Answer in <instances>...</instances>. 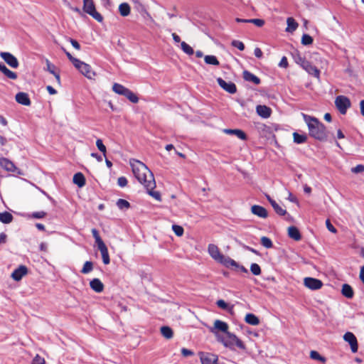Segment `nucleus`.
<instances>
[{"mask_svg":"<svg viewBox=\"0 0 364 364\" xmlns=\"http://www.w3.org/2000/svg\"><path fill=\"white\" fill-rule=\"evenodd\" d=\"M130 166L134 176L146 189L155 188L156 182L154 174L144 164L138 160L132 159Z\"/></svg>","mask_w":364,"mask_h":364,"instance_id":"obj_1","label":"nucleus"},{"mask_svg":"<svg viewBox=\"0 0 364 364\" xmlns=\"http://www.w3.org/2000/svg\"><path fill=\"white\" fill-rule=\"evenodd\" d=\"M303 118L307 124L309 135L321 141L327 139V132L326 127L317 118L302 114Z\"/></svg>","mask_w":364,"mask_h":364,"instance_id":"obj_2","label":"nucleus"},{"mask_svg":"<svg viewBox=\"0 0 364 364\" xmlns=\"http://www.w3.org/2000/svg\"><path fill=\"white\" fill-rule=\"evenodd\" d=\"M216 339L218 342L223 344L224 346L232 348L234 346H237L240 349H245V346L242 341L239 339L235 334L228 331L224 334L213 331Z\"/></svg>","mask_w":364,"mask_h":364,"instance_id":"obj_3","label":"nucleus"},{"mask_svg":"<svg viewBox=\"0 0 364 364\" xmlns=\"http://www.w3.org/2000/svg\"><path fill=\"white\" fill-rule=\"evenodd\" d=\"M112 90L119 95L126 97L132 103H137L139 101L138 97L132 91L121 84L114 83Z\"/></svg>","mask_w":364,"mask_h":364,"instance_id":"obj_4","label":"nucleus"},{"mask_svg":"<svg viewBox=\"0 0 364 364\" xmlns=\"http://www.w3.org/2000/svg\"><path fill=\"white\" fill-rule=\"evenodd\" d=\"M83 11L90 15L98 22H102L103 17L95 9V6L92 0H83Z\"/></svg>","mask_w":364,"mask_h":364,"instance_id":"obj_5","label":"nucleus"},{"mask_svg":"<svg viewBox=\"0 0 364 364\" xmlns=\"http://www.w3.org/2000/svg\"><path fill=\"white\" fill-rule=\"evenodd\" d=\"M335 105L341 114H345L348 109L350 107L351 102L346 96L338 95L335 99Z\"/></svg>","mask_w":364,"mask_h":364,"instance_id":"obj_6","label":"nucleus"},{"mask_svg":"<svg viewBox=\"0 0 364 364\" xmlns=\"http://www.w3.org/2000/svg\"><path fill=\"white\" fill-rule=\"evenodd\" d=\"M75 67L88 79H93L95 73L92 70L91 66L80 60L75 65Z\"/></svg>","mask_w":364,"mask_h":364,"instance_id":"obj_7","label":"nucleus"},{"mask_svg":"<svg viewBox=\"0 0 364 364\" xmlns=\"http://www.w3.org/2000/svg\"><path fill=\"white\" fill-rule=\"evenodd\" d=\"M304 286L311 290L320 289L323 286V282L318 279L313 277H305L304 279Z\"/></svg>","mask_w":364,"mask_h":364,"instance_id":"obj_8","label":"nucleus"},{"mask_svg":"<svg viewBox=\"0 0 364 364\" xmlns=\"http://www.w3.org/2000/svg\"><path fill=\"white\" fill-rule=\"evenodd\" d=\"M1 58L12 68H17L18 67V61L17 58L9 52H1Z\"/></svg>","mask_w":364,"mask_h":364,"instance_id":"obj_9","label":"nucleus"},{"mask_svg":"<svg viewBox=\"0 0 364 364\" xmlns=\"http://www.w3.org/2000/svg\"><path fill=\"white\" fill-rule=\"evenodd\" d=\"M217 82L219 86L228 93L235 94L237 92V87L234 82H226L221 77H218Z\"/></svg>","mask_w":364,"mask_h":364,"instance_id":"obj_10","label":"nucleus"},{"mask_svg":"<svg viewBox=\"0 0 364 364\" xmlns=\"http://www.w3.org/2000/svg\"><path fill=\"white\" fill-rule=\"evenodd\" d=\"M343 340L349 343L353 353H356L358 351V346L357 338L353 333L346 332L343 335Z\"/></svg>","mask_w":364,"mask_h":364,"instance_id":"obj_11","label":"nucleus"},{"mask_svg":"<svg viewBox=\"0 0 364 364\" xmlns=\"http://www.w3.org/2000/svg\"><path fill=\"white\" fill-rule=\"evenodd\" d=\"M208 252L210 257L215 260L217 262L221 261L224 255L221 254L219 248L214 244H210L208 247Z\"/></svg>","mask_w":364,"mask_h":364,"instance_id":"obj_12","label":"nucleus"},{"mask_svg":"<svg viewBox=\"0 0 364 364\" xmlns=\"http://www.w3.org/2000/svg\"><path fill=\"white\" fill-rule=\"evenodd\" d=\"M301 67L304 69L309 74L314 75V77L318 78L320 75L319 70L314 65H313L309 61H303L301 63Z\"/></svg>","mask_w":364,"mask_h":364,"instance_id":"obj_13","label":"nucleus"},{"mask_svg":"<svg viewBox=\"0 0 364 364\" xmlns=\"http://www.w3.org/2000/svg\"><path fill=\"white\" fill-rule=\"evenodd\" d=\"M201 364H216L218 361V356L208 353H200Z\"/></svg>","mask_w":364,"mask_h":364,"instance_id":"obj_14","label":"nucleus"},{"mask_svg":"<svg viewBox=\"0 0 364 364\" xmlns=\"http://www.w3.org/2000/svg\"><path fill=\"white\" fill-rule=\"evenodd\" d=\"M27 267L24 265H21L12 272L11 277L14 280L18 282L27 274Z\"/></svg>","mask_w":364,"mask_h":364,"instance_id":"obj_15","label":"nucleus"},{"mask_svg":"<svg viewBox=\"0 0 364 364\" xmlns=\"http://www.w3.org/2000/svg\"><path fill=\"white\" fill-rule=\"evenodd\" d=\"M213 331L219 333L220 331L224 334L228 331V325L227 323L220 320H215L214 322V327L211 329V332L213 333Z\"/></svg>","mask_w":364,"mask_h":364,"instance_id":"obj_16","label":"nucleus"},{"mask_svg":"<svg viewBox=\"0 0 364 364\" xmlns=\"http://www.w3.org/2000/svg\"><path fill=\"white\" fill-rule=\"evenodd\" d=\"M251 213L261 218H267L268 217V213L267 210L261 205H252L251 207Z\"/></svg>","mask_w":364,"mask_h":364,"instance_id":"obj_17","label":"nucleus"},{"mask_svg":"<svg viewBox=\"0 0 364 364\" xmlns=\"http://www.w3.org/2000/svg\"><path fill=\"white\" fill-rule=\"evenodd\" d=\"M16 101L22 105L29 106L31 105V100L28 95L26 92H20L16 95Z\"/></svg>","mask_w":364,"mask_h":364,"instance_id":"obj_18","label":"nucleus"},{"mask_svg":"<svg viewBox=\"0 0 364 364\" xmlns=\"http://www.w3.org/2000/svg\"><path fill=\"white\" fill-rule=\"evenodd\" d=\"M256 112L259 116L264 119L269 118L272 114V109L266 105H257Z\"/></svg>","mask_w":364,"mask_h":364,"instance_id":"obj_19","label":"nucleus"},{"mask_svg":"<svg viewBox=\"0 0 364 364\" xmlns=\"http://www.w3.org/2000/svg\"><path fill=\"white\" fill-rule=\"evenodd\" d=\"M0 166L9 172H15L17 169L14 163L6 158L0 159Z\"/></svg>","mask_w":364,"mask_h":364,"instance_id":"obj_20","label":"nucleus"},{"mask_svg":"<svg viewBox=\"0 0 364 364\" xmlns=\"http://www.w3.org/2000/svg\"><path fill=\"white\" fill-rule=\"evenodd\" d=\"M98 250L100 251L103 263L105 264H108L110 262L109 255L108 252V250L105 244H102L97 246Z\"/></svg>","mask_w":364,"mask_h":364,"instance_id":"obj_21","label":"nucleus"},{"mask_svg":"<svg viewBox=\"0 0 364 364\" xmlns=\"http://www.w3.org/2000/svg\"><path fill=\"white\" fill-rule=\"evenodd\" d=\"M90 288L97 293H100L104 290V284L99 279H93L90 282Z\"/></svg>","mask_w":364,"mask_h":364,"instance_id":"obj_22","label":"nucleus"},{"mask_svg":"<svg viewBox=\"0 0 364 364\" xmlns=\"http://www.w3.org/2000/svg\"><path fill=\"white\" fill-rule=\"evenodd\" d=\"M220 264L224 265L225 267L228 268H235L239 267V264L235 262L234 259H231L229 257H226L224 255L221 261L220 262Z\"/></svg>","mask_w":364,"mask_h":364,"instance_id":"obj_23","label":"nucleus"},{"mask_svg":"<svg viewBox=\"0 0 364 364\" xmlns=\"http://www.w3.org/2000/svg\"><path fill=\"white\" fill-rule=\"evenodd\" d=\"M243 77L246 81L252 82L255 85H259L260 83V79L247 70H245L243 72Z\"/></svg>","mask_w":364,"mask_h":364,"instance_id":"obj_24","label":"nucleus"},{"mask_svg":"<svg viewBox=\"0 0 364 364\" xmlns=\"http://www.w3.org/2000/svg\"><path fill=\"white\" fill-rule=\"evenodd\" d=\"M223 132L227 134L235 135L242 140H245L247 139L245 133L240 129H225L223 130Z\"/></svg>","mask_w":364,"mask_h":364,"instance_id":"obj_25","label":"nucleus"},{"mask_svg":"<svg viewBox=\"0 0 364 364\" xmlns=\"http://www.w3.org/2000/svg\"><path fill=\"white\" fill-rule=\"evenodd\" d=\"M288 235L296 241H299L301 238L299 230L295 226H291L288 228Z\"/></svg>","mask_w":364,"mask_h":364,"instance_id":"obj_26","label":"nucleus"},{"mask_svg":"<svg viewBox=\"0 0 364 364\" xmlns=\"http://www.w3.org/2000/svg\"><path fill=\"white\" fill-rule=\"evenodd\" d=\"M0 71H1L8 78L11 80H16L17 78V75L8 69L5 65L0 63Z\"/></svg>","mask_w":364,"mask_h":364,"instance_id":"obj_27","label":"nucleus"},{"mask_svg":"<svg viewBox=\"0 0 364 364\" xmlns=\"http://www.w3.org/2000/svg\"><path fill=\"white\" fill-rule=\"evenodd\" d=\"M55 66L52 64L48 60H46V70H48L50 74L53 75L57 80L58 82L60 83V77L58 73L55 71Z\"/></svg>","mask_w":364,"mask_h":364,"instance_id":"obj_28","label":"nucleus"},{"mask_svg":"<svg viewBox=\"0 0 364 364\" xmlns=\"http://www.w3.org/2000/svg\"><path fill=\"white\" fill-rule=\"evenodd\" d=\"M73 183L77 185L80 188L82 187L85 184V178L82 173H77L73 176Z\"/></svg>","mask_w":364,"mask_h":364,"instance_id":"obj_29","label":"nucleus"},{"mask_svg":"<svg viewBox=\"0 0 364 364\" xmlns=\"http://www.w3.org/2000/svg\"><path fill=\"white\" fill-rule=\"evenodd\" d=\"M245 321L247 323L257 326L259 323V319L255 314L249 313L245 317Z\"/></svg>","mask_w":364,"mask_h":364,"instance_id":"obj_30","label":"nucleus"},{"mask_svg":"<svg viewBox=\"0 0 364 364\" xmlns=\"http://www.w3.org/2000/svg\"><path fill=\"white\" fill-rule=\"evenodd\" d=\"M341 292L348 299L353 298L354 295L353 288L348 284H343Z\"/></svg>","mask_w":364,"mask_h":364,"instance_id":"obj_31","label":"nucleus"},{"mask_svg":"<svg viewBox=\"0 0 364 364\" xmlns=\"http://www.w3.org/2000/svg\"><path fill=\"white\" fill-rule=\"evenodd\" d=\"M287 27L286 28V31H287V32H293L298 27V23L291 17H289L287 19Z\"/></svg>","mask_w":364,"mask_h":364,"instance_id":"obj_32","label":"nucleus"},{"mask_svg":"<svg viewBox=\"0 0 364 364\" xmlns=\"http://www.w3.org/2000/svg\"><path fill=\"white\" fill-rule=\"evenodd\" d=\"M130 6L127 3H122L119 6V11L121 16H127L130 14Z\"/></svg>","mask_w":364,"mask_h":364,"instance_id":"obj_33","label":"nucleus"},{"mask_svg":"<svg viewBox=\"0 0 364 364\" xmlns=\"http://www.w3.org/2000/svg\"><path fill=\"white\" fill-rule=\"evenodd\" d=\"M13 220V215L9 212L0 213V221L4 224H9Z\"/></svg>","mask_w":364,"mask_h":364,"instance_id":"obj_34","label":"nucleus"},{"mask_svg":"<svg viewBox=\"0 0 364 364\" xmlns=\"http://www.w3.org/2000/svg\"><path fill=\"white\" fill-rule=\"evenodd\" d=\"M294 142L300 144L305 143L307 140V136L306 134H299L297 132L293 133Z\"/></svg>","mask_w":364,"mask_h":364,"instance_id":"obj_35","label":"nucleus"},{"mask_svg":"<svg viewBox=\"0 0 364 364\" xmlns=\"http://www.w3.org/2000/svg\"><path fill=\"white\" fill-rule=\"evenodd\" d=\"M204 60L206 64L212 65H219L220 63L215 55H208L204 57Z\"/></svg>","mask_w":364,"mask_h":364,"instance_id":"obj_36","label":"nucleus"},{"mask_svg":"<svg viewBox=\"0 0 364 364\" xmlns=\"http://www.w3.org/2000/svg\"><path fill=\"white\" fill-rule=\"evenodd\" d=\"M161 333L162 336L167 339L171 338L173 335L172 329L168 326H162L161 328Z\"/></svg>","mask_w":364,"mask_h":364,"instance_id":"obj_37","label":"nucleus"},{"mask_svg":"<svg viewBox=\"0 0 364 364\" xmlns=\"http://www.w3.org/2000/svg\"><path fill=\"white\" fill-rule=\"evenodd\" d=\"M181 48L182 50L188 55H191L194 53L193 48L184 41L181 43Z\"/></svg>","mask_w":364,"mask_h":364,"instance_id":"obj_38","label":"nucleus"},{"mask_svg":"<svg viewBox=\"0 0 364 364\" xmlns=\"http://www.w3.org/2000/svg\"><path fill=\"white\" fill-rule=\"evenodd\" d=\"M93 269V263L90 261H87L85 262L82 269H81V273L82 274H88L92 272Z\"/></svg>","mask_w":364,"mask_h":364,"instance_id":"obj_39","label":"nucleus"},{"mask_svg":"<svg viewBox=\"0 0 364 364\" xmlns=\"http://www.w3.org/2000/svg\"><path fill=\"white\" fill-rule=\"evenodd\" d=\"M310 358L313 360H316L321 361V363H325L326 359L321 356L317 351L311 350L310 352Z\"/></svg>","mask_w":364,"mask_h":364,"instance_id":"obj_40","label":"nucleus"},{"mask_svg":"<svg viewBox=\"0 0 364 364\" xmlns=\"http://www.w3.org/2000/svg\"><path fill=\"white\" fill-rule=\"evenodd\" d=\"M117 205L120 210L128 209L130 207V204L127 200L121 198L117 200Z\"/></svg>","mask_w":364,"mask_h":364,"instance_id":"obj_41","label":"nucleus"},{"mask_svg":"<svg viewBox=\"0 0 364 364\" xmlns=\"http://www.w3.org/2000/svg\"><path fill=\"white\" fill-rule=\"evenodd\" d=\"M92 234L93 237L95 238V243L97 244V246H99L102 244H104V242L102 240V238L100 237V236L99 235V232L97 231V229H95V228L92 229Z\"/></svg>","mask_w":364,"mask_h":364,"instance_id":"obj_42","label":"nucleus"},{"mask_svg":"<svg viewBox=\"0 0 364 364\" xmlns=\"http://www.w3.org/2000/svg\"><path fill=\"white\" fill-rule=\"evenodd\" d=\"M261 244L263 247L266 248H271L273 246L272 240L265 236L261 237Z\"/></svg>","mask_w":364,"mask_h":364,"instance_id":"obj_43","label":"nucleus"},{"mask_svg":"<svg viewBox=\"0 0 364 364\" xmlns=\"http://www.w3.org/2000/svg\"><path fill=\"white\" fill-rule=\"evenodd\" d=\"M96 146H97V149L103 154V155L105 156H106L107 149H106V146L102 143V139H97Z\"/></svg>","mask_w":364,"mask_h":364,"instance_id":"obj_44","label":"nucleus"},{"mask_svg":"<svg viewBox=\"0 0 364 364\" xmlns=\"http://www.w3.org/2000/svg\"><path fill=\"white\" fill-rule=\"evenodd\" d=\"M313 43V38L308 34H304L301 38V43L304 46L311 45Z\"/></svg>","mask_w":364,"mask_h":364,"instance_id":"obj_45","label":"nucleus"},{"mask_svg":"<svg viewBox=\"0 0 364 364\" xmlns=\"http://www.w3.org/2000/svg\"><path fill=\"white\" fill-rule=\"evenodd\" d=\"M272 208H274V211L279 215H284L287 213L286 210L281 207L278 203L273 204Z\"/></svg>","mask_w":364,"mask_h":364,"instance_id":"obj_46","label":"nucleus"},{"mask_svg":"<svg viewBox=\"0 0 364 364\" xmlns=\"http://www.w3.org/2000/svg\"><path fill=\"white\" fill-rule=\"evenodd\" d=\"M172 230L174 232V233L179 237L182 236L184 232L183 227L178 225H173Z\"/></svg>","mask_w":364,"mask_h":364,"instance_id":"obj_47","label":"nucleus"},{"mask_svg":"<svg viewBox=\"0 0 364 364\" xmlns=\"http://www.w3.org/2000/svg\"><path fill=\"white\" fill-rule=\"evenodd\" d=\"M154 188L146 189L147 190V193H149V195L152 196L156 200L161 201V195H160L159 192L154 191Z\"/></svg>","mask_w":364,"mask_h":364,"instance_id":"obj_48","label":"nucleus"},{"mask_svg":"<svg viewBox=\"0 0 364 364\" xmlns=\"http://www.w3.org/2000/svg\"><path fill=\"white\" fill-rule=\"evenodd\" d=\"M250 270L254 275H259L261 274V268L256 263H253L251 264Z\"/></svg>","mask_w":364,"mask_h":364,"instance_id":"obj_49","label":"nucleus"},{"mask_svg":"<svg viewBox=\"0 0 364 364\" xmlns=\"http://www.w3.org/2000/svg\"><path fill=\"white\" fill-rule=\"evenodd\" d=\"M248 23H253L258 27H262L264 24V21L259 18H251L249 19Z\"/></svg>","mask_w":364,"mask_h":364,"instance_id":"obj_50","label":"nucleus"},{"mask_svg":"<svg viewBox=\"0 0 364 364\" xmlns=\"http://www.w3.org/2000/svg\"><path fill=\"white\" fill-rule=\"evenodd\" d=\"M232 46L237 48L240 50H243L245 49V45L242 41L234 40L232 41Z\"/></svg>","mask_w":364,"mask_h":364,"instance_id":"obj_51","label":"nucleus"},{"mask_svg":"<svg viewBox=\"0 0 364 364\" xmlns=\"http://www.w3.org/2000/svg\"><path fill=\"white\" fill-rule=\"evenodd\" d=\"M62 50L64 51V53L66 54L67 57L68 58V59L72 62V63L73 64V65L75 66V65L78 63V61L80 60L79 59L76 58H74L69 52H68L65 48H62Z\"/></svg>","mask_w":364,"mask_h":364,"instance_id":"obj_52","label":"nucleus"},{"mask_svg":"<svg viewBox=\"0 0 364 364\" xmlns=\"http://www.w3.org/2000/svg\"><path fill=\"white\" fill-rule=\"evenodd\" d=\"M127 179L126 177L124 176H121L119 178H118V180H117V184L119 186L123 188V187H125L127 185Z\"/></svg>","mask_w":364,"mask_h":364,"instance_id":"obj_53","label":"nucleus"},{"mask_svg":"<svg viewBox=\"0 0 364 364\" xmlns=\"http://www.w3.org/2000/svg\"><path fill=\"white\" fill-rule=\"evenodd\" d=\"M46 215V213L44 211L33 212L31 214V217L36 219H41Z\"/></svg>","mask_w":364,"mask_h":364,"instance_id":"obj_54","label":"nucleus"},{"mask_svg":"<svg viewBox=\"0 0 364 364\" xmlns=\"http://www.w3.org/2000/svg\"><path fill=\"white\" fill-rule=\"evenodd\" d=\"M351 171L354 173L364 172V166L362 164H358L356 166L352 168Z\"/></svg>","mask_w":364,"mask_h":364,"instance_id":"obj_55","label":"nucleus"},{"mask_svg":"<svg viewBox=\"0 0 364 364\" xmlns=\"http://www.w3.org/2000/svg\"><path fill=\"white\" fill-rule=\"evenodd\" d=\"M217 306L222 309H227L228 304L223 299L218 300L216 302Z\"/></svg>","mask_w":364,"mask_h":364,"instance_id":"obj_56","label":"nucleus"},{"mask_svg":"<svg viewBox=\"0 0 364 364\" xmlns=\"http://www.w3.org/2000/svg\"><path fill=\"white\" fill-rule=\"evenodd\" d=\"M44 362V358L38 355L33 359V364H43Z\"/></svg>","mask_w":364,"mask_h":364,"instance_id":"obj_57","label":"nucleus"},{"mask_svg":"<svg viewBox=\"0 0 364 364\" xmlns=\"http://www.w3.org/2000/svg\"><path fill=\"white\" fill-rule=\"evenodd\" d=\"M279 66L281 68H284L288 67L287 58L285 56L282 58V59L279 63Z\"/></svg>","mask_w":364,"mask_h":364,"instance_id":"obj_58","label":"nucleus"},{"mask_svg":"<svg viewBox=\"0 0 364 364\" xmlns=\"http://www.w3.org/2000/svg\"><path fill=\"white\" fill-rule=\"evenodd\" d=\"M326 228H328V230L333 232V233H336V229L333 227V225L331 223V222L329 221V220H327L326 221Z\"/></svg>","mask_w":364,"mask_h":364,"instance_id":"obj_59","label":"nucleus"},{"mask_svg":"<svg viewBox=\"0 0 364 364\" xmlns=\"http://www.w3.org/2000/svg\"><path fill=\"white\" fill-rule=\"evenodd\" d=\"M69 42L71 43V45L75 49H77V50H80V43L77 41H75V40H74L73 38H69Z\"/></svg>","mask_w":364,"mask_h":364,"instance_id":"obj_60","label":"nucleus"},{"mask_svg":"<svg viewBox=\"0 0 364 364\" xmlns=\"http://www.w3.org/2000/svg\"><path fill=\"white\" fill-rule=\"evenodd\" d=\"M181 353L184 357H188L193 354V353L191 350H188L185 348L181 349Z\"/></svg>","mask_w":364,"mask_h":364,"instance_id":"obj_61","label":"nucleus"},{"mask_svg":"<svg viewBox=\"0 0 364 364\" xmlns=\"http://www.w3.org/2000/svg\"><path fill=\"white\" fill-rule=\"evenodd\" d=\"M254 54L258 58H261L262 57V51L259 48H256L255 49Z\"/></svg>","mask_w":364,"mask_h":364,"instance_id":"obj_62","label":"nucleus"},{"mask_svg":"<svg viewBox=\"0 0 364 364\" xmlns=\"http://www.w3.org/2000/svg\"><path fill=\"white\" fill-rule=\"evenodd\" d=\"M46 90L48 92L49 94L50 95H55L57 93V91L55 89H54L52 86L50 85H48L46 87Z\"/></svg>","mask_w":364,"mask_h":364,"instance_id":"obj_63","label":"nucleus"},{"mask_svg":"<svg viewBox=\"0 0 364 364\" xmlns=\"http://www.w3.org/2000/svg\"><path fill=\"white\" fill-rule=\"evenodd\" d=\"M359 277L362 282L364 284V265L360 267Z\"/></svg>","mask_w":364,"mask_h":364,"instance_id":"obj_64","label":"nucleus"}]
</instances>
